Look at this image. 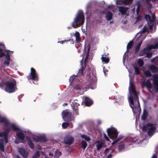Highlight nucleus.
<instances>
[{"label": "nucleus", "instance_id": "obj_1", "mask_svg": "<svg viewBox=\"0 0 158 158\" xmlns=\"http://www.w3.org/2000/svg\"><path fill=\"white\" fill-rule=\"evenodd\" d=\"M0 87L2 89L4 88L5 91L9 93H14L17 89L16 81L13 78L7 81L1 82Z\"/></svg>", "mask_w": 158, "mask_h": 158}, {"label": "nucleus", "instance_id": "obj_2", "mask_svg": "<svg viewBox=\"0 0 158 158\" xmlns=\"http://www.w3.org/2000/svg\"><path fill=\"white\" fill-rule=\"evenodd\" d=\"M152 77L153 85H152L151 82L149 80H147L146 82V86L150 93H152V91L150 89H153L154 92L157 93L158 92V74L153 75Z\"/></svg>", "mask_w": 158, "mask_h": 158}, {"label": "nucleus", "instance_id": "obj_3", "mask_svg": "<svg viewBox=\"0 0 158 158\" xmlns=\"http://www.w3.org/2000/svg\"><path fill=\"white\" fill-rule=\"evenodd\" d=\"M84 20L85 16L83 13H78L72 23V26L74 28H77L84 24Z\"/></svg>", "mask_w": 158, "mask_h": 158}, {"label": "nucleus", "instance_id": "obj_4", "mask_svg": "<svg viewBox=\"0 0 158 158\" xmlns=\"http://www.w3.org/2000/svg\"><path fill=\"white\" fill-rule=\"evenodd\" d=\"M27 78L28 80H31L34 81L33 83L35 84H38V81L39 79V78L38 74L36 73V70L33 68H31V72L28 76H27Z\"/></svg>", "mask_w": 158, "mask_h": 158}, {"label": "nucleus", "instance_id": "obj_5", "mask_svg": "<svg viewBox=\"0 0 158 158\" xmlns=\"http://www.w3.org/2000/svg\"><path fill=\"white\" fill-rule=\"evenodd\" d=\"M142 129L144 131L148 130V134L149 136H152L156 130V127L150 123H148L146 126H143Z\"/></svg>", "mask_w": 158, "mask_h": 158}, {"label": "nucleus", "instance_id": "obj_6", "mask_svg": "<svg viewBox=\"0 0 158 158\" xmlns=\"http://www.w3.org/2000/svg\"><path fill=\"white\" fill-rule=\"evenodd\" d=\"M62 116L63 118L66 121L69 122L74 119V116L72 113L68 111V110H63L62 112Z\"/></svg>", "mask_w": 158, "mask_h": 158}, {"label": "nucleus", "instance_id": "obj_7", "mask_svg": "<svg viewBox=\"0 0 158 158\" xmlns=\"http://www.w3.org/2000/svg\"><path fill=\"white\" fill-rule=\"evenodd\" d=\"M119 132L115 128H108L107 130V133L109 137L113 140L115 139L118 136Z\"/></svg>", "mask_w": 158, "mask_h": 158}, {"label": "nucleus", "instance_id": "obj_8", "mask_svg": "<svg viewBox=\"0 0 158 158\" xmlns=\"http://www.w3.org/2000/svg\"><path fill=\"white\" fill-rule=\"evenodd\" d=\"M77 101V100H74L72 103L71 106L73 109V113L75 115H78V107L79 106V104L76 102Z\"/></svg>", "mask_w": 158, "mask_h": 158}, {"label": "nucleus", "instance_id": "obj_9", "mask_svg": "<svg viewBox=\"0 0 158 158\" xmlns=\"http://www.w3.org/2000/svg\"><path fill=\"white\" fill-rule=\"evenodd\" d=\"M64 143L71 145L73 143L74 140L73 137L69 136H66L64 137Z\"/></svg>", "mask_w": 158, "mask_h": 158}, {"label": "nucleus", "instance_id": "obj_10", "mask_svg": "<svg viewBox=\"0 0 158 158\" xmlns=\"http://www.w3.org/2000/svg\"><path fill=\"white\" fill-rule=\"evenodd\" d=\"M18 152L24 158H26L28 156V152H27L24 148H19L18 149Z\"/></svg>", "mask_w": 158, "mask_h": 158}, {"label": "nucleus", "instance_id": "obj_11", "mask_svg": "<svg viewBox=\"0 0 158 158\" xmlns=\"http://www.w3.org/2000/svg\"><path fill=\"white\" fill-rule=\"evenodd\" d=\"M119 12L122 15H124L126 14L128 8L125 6H120L118 7Z\"/></svg>", "mask_w": 158, "mask_h": 158}, {"label": "nucleus", "instance_id": "obj_12", "mask_svg": "<svg viewBox=\"0 0 158 158\" xmlns=\"http://www.w3.org/2000/svg\"><path fill=\"white\" fill-rule=\"evenodd\" d=\"M85 106H90L93 104V102L92 100L90 99L89 98L85 97Z\"/></svg>", "mask_w": 158, "mask_h": 158}, {"label": "nucleus", "instance_id": "obj_13", "mask_svg": "<svg viewBox=\"0 0 158 158\" xmlns=\"http://www.w3.org/2000/svg\"><path fill=\"white\" fill-rule=\"evenodd\" d=\"M149 69L153 73L158 72V68L154 65L151 64L150 66Z\"/></svg>", "mask_w": 158, "mask_h": 158}, {"label": "nucleus", "instance_id": "obj_14", "mask_svg": "<svg viewBox=\"0 0 158 158\" xmlns=\"http://www.w3.org/2000/svg\"><path fill=\"white\" fill-rule=\"evenodd\" d=\"M16 135L17 137L22 141L24 140L25 138L24 134L21 132H18L17 133Z\"/></svg>", "mask_w": 158, "mask_h": 158}, {"label": "nucleus", "instance_id": "obj_15", "mask_svg": "<svg viewBox=\"0 0 158 158\" xmlns=\"http://www.w3.org/2000/svg\"><path fill=\"white\" fill-rule=\"evenodd\" d=\"M148 115V113L147 111L144 109L143 111L142 115L141 117V119L143 121H145L147 118Z\"/></svg>", "mask_w": 158, "mask_h": 158}, {"label": "nucleus", "instance_id": "obj_16", "mask_svg": "<svg viewBox=\"0 0 158 158\" xmlns=\"http://www.w3.org/2000/svg\"><path fill=\"white\" fill-rule=\"evenodd\" d=\"M113 14L110 11H108L106 13V18L107 21H110L112 19Z\"/></svg>", "mask_w": 158, "mask_h": 158}, {"label": "nucleus", "instance_id": "obj_17", "mask_svg": "<svg viewBox=\"0 0 158 158\" xmlns=\"http://www.w3.org/2000/svg\"><path fill=\"white\" fill-rule=\"evenodd\" d=\"M27 143L29 147L32 149H34L35 148L34 145L30 138L27 137Z\"/></svg>", "mask_w": 158, "mask_h": 158}, {"label": "nucleus", "instance_id": "obj_18", "mask_svg": "<svg viewBox=\"0 0 158 158\" xmlns=\"http://www.w3.org/2000/svg\"><path fill=\"white\" fill-rule=\"evenodd\" d=\"M130 84H131V89L133 94L134 95V97L138 96L136 92V91L135 87L133 86V85L132 83H131Z\"/></svg>", "mask_w": 158, "mask_h": 158}, {"label": "nucleus", "instance_id": "obj_19", "mask_svg": "<svg viewBox=\"0 0 158 158\" xmlns=\"http://www.w3.org/2000/svg\"><path fill=\"white\" fill-rule=\"evenodd\" d=\"M6 60H5L4 62V64L8 66L10 61V57L8 53H7L6 56Z\"/></svg>", "mask_w": 158, "mask_h": 158}, {"label": "nucleus", "instance_id": "obj_20", "mask_svg": "<svg viewBox=\"0 0 158 158\" xmlns=\"http://www.w3.org/2000/svg\"><path fill=\"white\" fill-rule=\"evenodd\" d=\"M133 45L134 44L132 40L131 41L128 43L127 47V52H128L130 49L133 47Z\"/></svg>", "mask_w": 158, "mask_h": 158}, {"label": "nucleus", "instance_id": "obj_21", "mask_svg": "<svg viewBox=\"0 0 158 158\" xmlns=\"http://www.w3.org/2000/svg\"><path fill=\"white\" fill-rule=\"evenodd\" d=\"M148 48H145L143 50H141L139 54V56H142L146 54L147 52L148 51Z\"/></svg>", "mask_w": 158, "mask_h": 158}, {"label": "nucleus", "instance_id": "obj_22", "mask_svg": "<svg viewBox=\"0 0 158 158\" xmlns=\"http://www.w3.org/2000/svg\"><path fill=\"white\" fill-rule=\"evenodd\" d=\"M0 123H4V124L6 126H8L9 122L5 118L2 117L0 116Z\"/></svg>", "mask_w": 158, "mask_h": 158}, {"label": "nucleus", "instance_id": "obj_23", "mask_svg": "<svg viewBox=\"0 0 158 158\" xmlns=\"http://www.w3.org/2000/svg\"><path fill=\"white\" fill-rule=\"evenodd\" d=\"M129 98H130V104H131V105H130V107L132 109L133 111L134 112L135 111H134L133 106L135 108H136V106H135V105H134V100H133L132 98L131 97H130Z\"/></svg>", "mask_w": 158, "mask_h": 158}, {"label": "nucleus", "instance_id": "obj_24", "mask_svg": "<svg viewBox=\"0 0 158 158\" xmlns=\"http://www.w3.org/2000/svg\"><path fill=\"white\" fill-rule=\"evenodd\" d=\"M103 143L101 141H98L96 143V145L98 150H99L102 147Z\"/></svg>", "mask_w": 158, "mask_h": 158}, {"label": "nucleus", "instance_id": "obj_25", "mask_svg": "<svg viewBox=\"0 0 158 158\" xmlns=\"http://www.w3.org/2000/svg\"><path fill=\"white\" fill-rule=\"evenodd\" d=\"M39 142L46 143L47 142V140L46 137L44 136H38Z\"/></svg>", "mask_w": 158, "mask_h": 158}, {"label": "nucleus", "instance_id": "obj_26", "mask_svg": "<svg viewBox=\"0 0 158 158\" xmlns=\"http://www.w3.org/2000/svg\"><path fill=\"white\" fill-rule=\"evenodd\" d=\"M74 35L76 37V42L77 43L79 42L80 40V35L79 33L78 32L76 31Z\"/></svg>", "mask_w": 158, "mask_h": 158}, {"label": "nucleus", "instance_id": "obj_27", "mask_svg": "<svg viewBox=\"0 0 158 158\" xmlns=\"http://www.w3.org/2000/svg\"><path fill=\"white\" fill-rule=\"evenodd\" d=\"M0 149L2 151H4V141L2 139H0Z\"/></svg>", "mask_w": 158, "mask_h": 158}, {"label": "nucleus", "instance_id": "obj_28", "mask_svg": "<svg viewBox=\"0 0 158 158\" xmlns=\"http://www.w3.org/2000/svg\"><path fill=\"white\" fill-rule=\"evenodd\" d=\"M149 49H156L158 48V42L156 43L154 45L151 44L148 46Z\"/></svg>", "mask_w": 158, "mask_h": 158}, {"label": "nucleus", "instance_id": "obj_29", "mask_svg": "<svg viewBox=\"0 0 158 158\" xmlns=\"http://www.w3.org/2000/svg\"><path fill=\"white\" fill-rule=\"evenodd\" d=\"M85 66H85V65L84 67L81 66V69L79 70L77 73V74L79 76H81L83 74V71L85 69Z\"/></svg>", "mask_w": 158, "mask_h": 158}, {"label": "nucleus", "instance_id": "obj_30", "mask_svg": "<svg viewBox=\"0 0 158 158\" xmlns=\"http://www.w3.org/2000/svg\"><path fill=\"white\" fill-rule=\"evenodd\" d=\"M123 138V136L121 135H119L118 137L112 143V145H113L115 144L116 143H117L120 140H121Z\"/></svg>", "mask_w": 158, "mask_h": 158}, {"label": "nucleus", "instance_id": "obj_31", "mask_svg": "<svg viewBox=\"0 0 158 158\" xmlns=\"http://www.w3.org/2000/svg\"><path fill=\"white\" fill-rule=\"evenodd\" d=\"M81 145L82 148L83 150H85L87 146V143L84 140H82L81 142Z\"/></svg>", "mask_w": 158, "mask_h": 158}, {"label": "nucleus", "instance_id": "obj_32", "mask_svg": "<svg viewBox=\"0 0 158 158\" xmlns=\"http://www.w3.org/2000/svg\"><path fill=\"white\" fill-rule=\"evenodd\" d=\"M101 59L102 61L106 63H108L110 61L109 58L104 57L103 56H102L101 57Z\"/></svg>", "mask_w": 158, "mask_h": 158}, {"label": "nucleus", "instance_id": "obj_33", "mask_svg": "<svg viewBox=\"0 0 158 158\" xmlns=\"http://www.w3.org/2000/svg\"><path fill=\"white\" fill-rule=\"evenodd\" d=\"M133 0H123L124 4L125 5H129L131 4L133 1Z\"/></svg>", "mask_w": 158, "mask_h": 158}, {"label": "nucleus", "instance_id": "obj_34", "mask_svg": "<svg viewBox=\"0 0 158 158\" xmlns=\"http://www.w3.org/2000/svg\"><path fill=\"white\" fill-rule=\"evenodd\" d=\"M11 127L14 131H15L20 130V129L14 124H11Z\"/></svg>", "mask_w": 158, "mask_h": 158}, {"label": "nucleus", "instance_id": "obj_35", "mask_svg": "<svg viewBox=\"0 0 158 158\" xmlns=\"http://www.w3.org/2000/svg\"><path fill=\"white\" fill-rule=\"evenodd\" d=\"M81 137L85 139L87 141H89L91 140L90 138L88 136H87L84 135H81Z\"/></svg>", "mask_w": 158, "mask_h": 158}, {"label": "nucleus", "instance_id": "obj_36", "mask_svg": "<svg viewBox=\"0 0 158 158\" xmlns=\"http://www.w3.org/2000/svg\"><path fill=\"white\" fill-rule=\"evenodd\" d=\"M137 7L136 10V14L137 15H138L139 14V10H140V8L141 5V4H140V3L139 2H138L137 3Z\"/></svg>", "mask_w": 158, "mask_h": 158}, {"label": "nucleus", "instance_id": "obj_37", "mask_svg": "<svg viewBox=\"0 0 158 158\" xmlns=\"http://www.w3.org/2000/svg\"><path fill=\"white\" fill-rule=\"evenodd\" d=\"M144 75L147 77H150L152 76V74L148 70H146L144 72Z\"/></svg>", "mask_w": 158, "mask_h": 158}, {"label": "nucleus", "instance_id": "obj_38", "mask_svg": "<svg viewBox=\"0 0 158 158\" xmlns=\"http://www.w3.org/2000/svg\"><path fill=\"white\" fill-rule=\"evenodd\" d=\"M40 156V155L39 151L37 150L34 154L32 158H38Z\"/></svg>", "mask_w": 158, "mask_h": 158}, {"label": "nucleus", "instance_id": "obj_39", "mask_svg": "<svg viewBox=\"0 0 158 158\" xmlns=\"http://www.w3.org/2000/svg\"><path fill=\"white\" fill-rule=\"evenodd\" d=\"M61 152L60 151L56 150L55 151L54 157L58 158L61 155Z\"/></svg>", "mask_w": 158, "mask_h": 158}, {"label": "nucleus", "instance_id": "obj_40", "mask_svg": "<svg viewBox=\"0 0 158 158\" xmlns=\"http://www.w3.org/2000/svg\"><path fill=\"white\" fill-rule=\"evenodd\" d=\"M69 41H70L71 42H72V43H71V44H73V40H70V39H69V40H64V41H58V43H61L62 44H63L64 42H67Z\"/></svg>", "mask_w": 158, "mask_h": 158}, {"label": "nucleus", "instance_id": "obj_41", "mask_svg": "<svg viewBox=\"0 0 158 158\" xmlns=\"http://www.w3.org/2000/svg\"><path fill=\"white\" fill-rule=\"evenodd\" d=\"M89 48H88L87 52V55L86 56L85 59L84 60L85 65V66H86V60L88 59V57H89Z\"/></svg>", "mask_w": 158, "mask_h": 158}, {"label": "nucleus", "instance_id": "obj_42", "mask_svg": "<svg viewBox=\"0 0 158 158\" xmlns=\"http://www.w3.org/2000/svg\"><path fill=\"white\" fill-rule=\"evenodd\" d=\"M137 63L140 67H142L143 64V62L142 59H139Z\"/></svg>", "mask_w": 158, "mask_h": 158}, {"label": "nucleus", "instance_id": "obj_43", "mask_svg": "<svg viewBox=\"0 0 158 158\" xmlns=\"http://www.w3.org/2000/svg\"><path fill=\"white\" fill-rule=\"evenodd\" d=\"M134 69L135 72V74L136 75H139L140 73V72L139 68L135 66L134 67Z\"/></svg>", "mask_w": 158, "mask_h": 158}, {"label": "nucleus", "instance_id": "obj_44", "mask_svg": "<svg viewBox=\"0 0 158 158\" xmlns=\"http://www.w3.org/2000/svg\"><path fill=\"white\" fill-rule=\"evenodd\" d=\"M135 102H137L138 106H139V97L138 96H135L134 97Z\"/></svg>", "mask_w": 158, "mask_h": 158}, {"label": "nucleus", "instance_id": "obj_45", "mask_svg": "<svg viewBox=\"0 0 158 158\" xmlns=\"http://www.w3.org/2000/svg\"><path fill=\"white\" fill-rule=\"evenodd\" d=\"M75 77L76 76H74V75L70 77L69 80L71 83H72Z\"/></svg>", "mask_w": 158, "mask_h": 158}, {"label": "nucleus", "instance_id": "obj_46", "mask_svg": "<svg viewBox=\"0 0 158 158\" xmlns=\"http://www.w3.org/2000/svg\"><path fill=\"white\" fill-rule=\"evenodd\" d=\"M123 0H117L116 2L117 5H122L124 4Z\"/></svg>", "mask_w": 158, "mask_h": 158}, {"label": "nucleus", "instance_id": "obj_47", "mask_svg": "<svg viewBox=\"0 0 158 158\" xmlns=\"http://www.w3.org/2000/svg\"><path fill=\"white\" fill-rule=\"evenodd\" d=\"M74 88L77 90H81V86L79 85H76L74 87Z\"/></svg>", "mask_w": 158, "mask_h": 158}, {"label": "nucleus", "instance_id": "obj_48", "mask_svg": "<svg viewBox=\"0 0 158 158\" xmlns=\"http://www.w3.org/2000/svg\"><path fill=\"white\" fill-rule=\"evenodd\" d=\"M69 124L68 123H63L62 124V126L63 128H66L69 126Z\"/></svg>", "mask_w": 158, "mask_h": 158}, {"label": "nucleus", "instance_id": "obj_49", "mask_svg": "<svg viewBox=\"0 0 158 158\" xmlns=\"http://www.w3.org/2000/svg\"><path fill=\"white\" fill-rule=\"evenodd\" d=\"M146 54V57L147 58H149L152 56V52H149L148 51L147 52Z\"/></svg>", "mask_w": 158, "mask_h": 158}, {"label": "nucleus", "instance_id": "obj_50", "mask_svg": "<svg viewBox=\"0 0 158 158\" xmlns=\"http://www.w3.org/2000/svg\"><path fill=\"white\" fill-rule=\"evenodd\" d=\"M5 48L6 47L4 45L0 44V51H2L3 50H4Z\"/></svg>", "mask_w": 158, "mask_h": 158}, {"label": "nucleus", "instance_id": "obj_51", "mask_svg": "<svg viewBox=\"0 0 158 158\" xmlns=\"http://www.w3.org/2000/svg\"><path fill=\"white\" fill-rule=\"evenodd\" d=\"M147 30V28L145 26H144L142 29L140 31V32H141V34L144 33Z\"/></svg>", "mask_w": 158, "mask_h": 158}, {"label": "nucleus", "instance_id": "obj_52", "mask_svg": "<svg viewBox=\"0 0 158 158\" xmlns=\"http://www.w3.org/2000/svg\"><path fill=\"white\" fill-rule=\"evenodd\" d=\"M10 131V130L9 128H6L4 132L5 135L8 136V134Z\"/></svg>", "mask_w": 158, "mask_h": 158}, {"label": "nucleus", "instance_id": "obj_53", "mask_svg": "<svg viewBox=\"0 0 158 158\" xmlns=\"http://www.w3.org/2000/svg\"><path fill=\"white\" fill-rule=\"evenodd\" d=\"M125 148V146L124 144H120L118 146V149L119 150L124 149Z\"/></svg>", "mask_w": 158, "mask_h": 158}, {"label": "nucleus", "instance_id": "obj_54", "mask_svg": "<svg viewBox=\"0 0 158 158\" xmlns=\"http://www.w3.org/2000/svg\"><path fill=\"white\" fill-rule=\"evenodd\" d=\"M145 19L148 21V20H151V17L149 15L145 14L144 16Z\"/></svg>", "mask_w": 158, "mask_h": 158}, {"label": "nucleus", "instance_id": "obj_55", "mask_svg": "<svg viewBox=\"0 0 158 158\" xmlns=\"http://www.w3.org/2000/svg\"><path fill=\"white\" fill-rule=\"evenodd\" d=\"M140 47L136 46L135 49V54L137 53L138 52L139 49H140Z\"/></svg>", "mask_w": 158, "mask_h": 158}, {"label": "nucleus", "instance_id": "obj_56", "mask_svg": "<svg viewBox=\"0 0 158 158\" xmlns=\"http://www.w3.org/2000/svg\"><path fill=\"white\" fill-rule=\"evenodd\" d=\"M4 139L5 143H8V136L5 135L4 136Z\"/></svg>", "mask_w": 158, "mask_h": 158}, {"label": "nucleus", "instance_id": "obj_57", "mask_svg": "<svg viewBox=\"0 0 158 158\" xmlns=\"http://www.w3.org/2000/svg\"><path fill=\"white\" fill-rule=\"evenodd\" d=\"M33 139L34 140V141L36 143H37L38 142H39L38 136H37V138H35V137H33Z\"/></svg>", "mask_w": 158, "mask_h": 158}, {"label": "nucleus", "instance_id": "obj_58", "mask_svg": "<svg viewBox=\"0 0 158 158\" xmlns=\"http://www.w3.org/2000/svg\"><path fill=\"white\" fill-rule=\"evenodd\" d=\"M137 18V21H140L141 20L142 17L140 15H138Z\"/></svg>", "mask_w": 158, "mask_h": 158}, {"label": "nucleus", "instance_id": "obj_59", "mask_svg": "<svg viewBox=\"0 0 158 158\" xmlns=\"http://www.w3.org/2000/svg\"><path fill=\"white\" fill-rule=\"evenodd\" d=\"M104 137L105 139H106V141H110V139H109V138L108 137V136H107V135H106V134L104 133Z\"/></svg>", "mask_w": 158, "mask_h": 158}, {"label": "nucleus", "instance_id": "obj_60", "mask_svg": "<svg viewBox=\"0 0 158 158\" xmlns=\"http://www.w3.org/2000/svg\"><path fill=\"white\" fill-rule=\"evenodd\" d=\"M0 58L6 56V55L2 51H0Z\"/></svg>", "mask_w": 158, "mask_h": 158}, {"label": "nucleus", "instance_id": "obj_61", "mask_svg": "<svg viewBox=\"0 0 158 158\" xmlns=\"http://www.w3.org/2000/svg\"><path fill=\"white\" fill-rule=\"evenodd\" d=\"M92 6V4L91 3H88L87 6V9L89 10Z\"/></svg>", "mask_w": 158, "mask_h": 158}, {"label": "nucleus", "instance_id": "obj_62", "mask_svg": "<svg viewBox=\"0 0 158 158\" xmlns=\"http://www.w3.org/2000/svg\"><path fill=\"white\" fill-rule=\"evenodd\" d=\"M5 136V133L4 132H0V137H4V136Z\"/></svg>", "mask_w": 158, "mask_h": 158}, {"label": "nucleus", "instance_id": "obj_63", "mask_svg": "<svg viewBox=\"0 0 158 158\" xmlns=\"http://www.w3.org/2000/svg\"><path fill=\"white\" fill-rule=\"evenodd\" d=\"M148 5H149L150 8H152V4L150 2L147 3Z\"/></svg>", "mask_w": 158, "mask_h": 158}, {"label": "nucleus", "instance_id": "obj_64", "mask_svg": "<svg viewBox=\"0 0 158 158\" xmlns=\"http://www.w3.org/2000/svg\"><path fill=\"white\" fill-rule=\"evenodd\" d=\"M112 156V155L111 154H109L107 157V158H111Z\"/></svg>", "mask_w": 158, "mask_h": 158}]
</instances>
